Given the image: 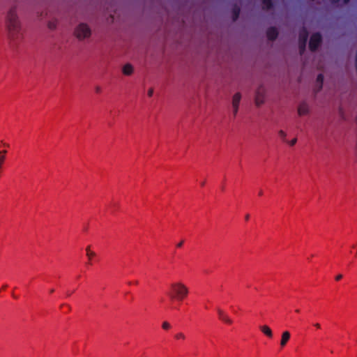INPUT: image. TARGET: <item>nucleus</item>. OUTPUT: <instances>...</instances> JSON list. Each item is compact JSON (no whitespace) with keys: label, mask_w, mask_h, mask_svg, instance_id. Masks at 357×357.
Segmentation results:
<instances>
[{"label":"nucleus","mask_w":357,"mask_h":357,"mask_svg":"<svg viewBox=\"0 0 357 357\" xmlns=\"http://www.w3.org/2000/svg\"><path fill=\"white\" fill-rule=\"evenodd\" d=\"M188 288L182 282H174L171 284V291L168 293L172 300L182 301L188 294Z\"/></svg>","instance_id":"nucleus-1"},{"label":"nucleus","mask_w":357,"mask_h":357,"mask_svg":"<svg viewBox=\"0 0 357 357\" xmlns=\"http://www.w3.org/2000/svg\"><path fill=\"white\" fill-rule=\"evenodd\" d=\"M8 29L13 34L18 33L20 31V22L18 21L17 15L14 10H10L8 15Z\"/></svg>","instance_id":"nucleus-2"},{"label":"nucleus","mask_w":357,"mask_h":357,"mask_svg":"<svg viewBox=\"0 0 357 357\" xmlns=\"http://www.w3.org/2000/svg\"><path fill=\"white\" fill-rule=\"evenodd\" d=\"M75 33L78 39L83 40L90 37L91 31L86 24L81 23L77 26Z\"/></svg>","instance_id":"nucleus-3"},{"label":"nucleus","mask_w":357,"mask_h":357,"mask_svg":"<svg viewBox=\"0 0 357 357\" xmlns=\"http://www.w3.org/2000/svg\"><path fill=\"white\" fill-rule=\"evenodd\" d=\"M308 38V32L305 27H303L300 32H299V36H298V41H299V50L301 54H303V52L305 50V45L306 43Z\"/></svg>","instance_id":"nucleus-4"},{"label":"nucleus","mask_w":357,"mask_h":357,"mask_svg":"<svg viewBox=\"0 0 357 357\" xmlns=\"http://www.w3.org/2000/svg\"><path fill=\"white\" fill-rule=\"evenodd\" d=\"M321 36L319 33H313L310 39L309 48L312 52H314L317 50L321 43Z\"/></svg>","instance_id":"nucleus-5"},{"label":"nucleus","mask_w":357,"mask_h":357,"mask_svg":"<svg viewBox=\"0 0 357 357\" xmlns=\"http://www.w3.org/2000/svg\"><path fill=\"white\" fill-rule=\"evenodd\" d=\"M266 89L264 86H259L255 92V104L257 106L261 105L265 101Z\"/></svg>","instance_id":"nucleus-6"},{"label":"nucleus","mask_w":357,"mask_h":357,"mask_svg":"<svg viewBox=\"0 0 357 357\" xmlns=\"http://www.w3.org/2000/svg\"><path fill=\"white\" fill-rule=\"evenodd\" d=\"M266 36L269 40H275L278 36V29L275 27H270L267 29Z\"/></svg>","instance_id":"nucleus-7"},{"label":"nucleus","mask_w":357,"mask_h":357,"mask_svg":"<svg viewBox=\"0 0 357 357\" xmlns=\"http://www.w3.org/2000/svg\"><path fill=\"white\" fill-rule=\"evenodd\" d=\"M217 311L219 319L220 320L228 324H232V320L228 317L227 314L225 313V312L222 310L218 308Z\"/></svg>","instance_id":"nucleus-8"},{"label":"nucleus","mask_w":357,"mask_h":357,"mask_svg":"<svg viewBox=\"0 0 357 357\" xmlns=\"http://www.w3.org/2000/svg\"><path fill=\"white\" fill-rule=\"evenodd\" d=\"M309 112L308 105L305 102H301L298 107V114L300 116L307 114Z\"/></svg>","instance_id":"nucleus-9"},{"label":"nucleus","mask_w":357,"mask_h":357,"mask_svg":"<svg viewBox=\"0 0 357 357\" xmlns=\"http://www.w3.org/2000/svg\"><path fill=\"white\" fill-rule=\"evenodd\" d=\"M291 337L290 333L289 331H284L282 334V338L280 340V346L282 347H284L287 342L289 340Z\"/></svg>","instance_id":"nucleus-10"},{"label":"nucleus","mask_w":357,"mask_h":357,"mask_svg":"<svg viewBox=\"0 0 357 357\" xmlns=\"http://www.w3.org/2000/svg\"><path fill=\"white\" fill-rule=\"evenodd\" d=\"M259 329L268 337H269V338L273 337L272 330L268 326H266V325L260 326Z\"/></svg>","instance_id":"nucleus-11"},{"label":"nucleus","mask_w":357,"mask_h":357,"mask_svg":"<svg viewBox=\"0 0 357 357\" xmlns=\"http://www.w3.org/2000/svg\"><path fill=\"white\" fill-rule=\"evenodd\" d=\"M241 95L240 93H236L232 98V107H239Z\"/></svg>","instance_id":"nucleus-12"},{"label":"nucleus","mask_w":357,"mask_h":357,"mask_svg":"<svg viewBox=\"0 0 357 357\" xmlns=\"http://www.w3.org/2000/svg\"><path fill=\"white\" fill-rule=\"evenodd\" d=\"M132 72H133V68L130 64L128 63L123 66V73L124 75H130L132 73Z\"/></svg>","instance_id":"nucleus-13"},{"label":"nucleus","mask_w":357,"mask_h":357,"mask_svg":"<svg viewBox=\"0 0 357 357\" xmlns=\"http://www.w3.org/2000/svg\"><path fill=\"white\" fill-rule=\"evenodd\" d=\"M240 8L237 6H235L233 8L232 13H233V21H236L239 17L240 15Z\"/></svg>","instance_id":"nucleus-14"},{"label":"nucleus","mask_w":357,"mask_h":357,"mask_svg":"<svg viewBox=\"0 0 357 357\" xmlns=\"http://www.w3.org/2000/svg\"><path fill=\"white\" fill-rule=\"evenodd\" d=\"M262 3L264 5L263 8L266 10L271 9L273 6L272 0H262Z\"/></svg>","instance_id":"nucleus-15"},{"label":"nucleus","mask_w":357,"mask_h":357,"mask_svg":"<svg viewBox=\"0 0 357 357\" xmlns=\"http://www.w3.org/2000/svg\"><path fill=\"white\" fill-rule=\"evenodd\" d=\"M324 82V76L322 74H319L317 77V82L320 84L319 86V90L322 88V84Z\"/></svg>","instance_id":"nucleus-16"},{"label":"nucleus","mask_w":357,"mask_h":357,"mask_svg":"<svg viewBox=\"0 0 357 357\" xmlns=\"http://www.w3.org/2000/svg\"><path fill=\"white\" fill-rule=\"evenodd\" d=\"M86 254L87 257H95L96 255V252L91 250L90 246L86 247Z\"/></svg>","instance_id":"nucleus-17"},{"label":"nucleus","mask_w":357,"mask_h":357,"mask_svg":"<svg viewBox=\"0 0 357 357\" xmlns=\"http://www.w3.org/2000/svg\"><path fill=\"white\" fill-rule=\"evenodd\" d=\"M278 134H279L280 137L282 139V140L283 142H287V140H286L287 134L285 133V132H284L283 130H280L278 132Z\"/></svg>","instance_id":"nucleus-18"},{"label":"nucleus","mask_w":357,"mask_h":357,"mask_svg":"<svg viewBox=\"0 0 357 357\" xmlns=\"http://www.w3.org/2000/svg\"><path fill=\"white\" fill-rule=\"evenodd\" d=\"M171 327H172L171 324L167 321H164L162 324V329L166 330V331L170 329Z\"/></svg>","instance_id":"nucleus-19"},{"label":"nucleus","mask_w":357,"mask_h":357,"mask_svg":"<svg viewBox=\"0 0 357 357\" xmlns=\"http://www.w3.org/2000/svg\"><path fill=\"white\" fill-rule=\"evenodd\" d=\"M175 338L177 340H184L185 336L183 333H178L175 335Z\"/></svg>","instance_id":"nucleus-20"},{"label":"nucleus","mask_w":357,"mask_h":357,"mask_svg":"<svg viewBox=\"0 0 357 357\" xmlns=\"http://www.w3.org/2000/svg\"><path fill=\"white\" fill-rule=\"evenodd\" d=\"M232 110H233L234 116L235 117L238 113V107H232Z\"/></svg>","instance_id":"nucleus-21"},{"label":"nucleus","mask_w":357,"mask_h":357,"mask_svg":"<svg viewBox=\"0 0 357 357\" xmlns=\"http://www.w3.org/2000/svg\"><path fill=\"white\" fill-rule=\"evenodd\" d=\"M117 206H118V203L115 202H112L110 204V205L109 206V207H110L111 208H115V207H117Z\"/></svg>","instance_id":"nucleus-22"},{"label":"nucleus","mask_w":357,"mask_h":357,"mask_svg":"<svg viewBox=\"0 0 357 357\" xmlns=\"http://www.w3.org/2000/svg\"><path fill=\"white\" fill-rule=\"evenodd\" d=\"M296 142H297V139L294 138L292 140H291L290 142H289L288 143L289 144L290 146H294L296 143Z\"/></svg>","instance_id":"nucleus-23"},{"label":"nucleus","mask_w":357,"mask_h":357,"mask_svg":"<svg viewBox=\"0 0 357 357\" xmlns=\"http://www.w3.org/2000/svg\"><path fill=\"white\" fill-rule=\"evenodd\" d=\"M153 94V89H149V90L148 91V96L149 97H151Z\"/></svg>","instance_id":"nucleus-24"},{"label":"nucleus","mask_w":357,"mask_h":357,"mask_svg":"<svg viewBox=\"0 0 357 357\" xmlns=\"http://www.w3.org/2000/svg\"><path fill=\"white\" fill-rule=\"evenodd\" d=\"M342 278V274H339V275H337L335 277V280H336L337 281L340 280Z\"/></svg>","instance_id":"nucleus-25"},{"label":"nucleus","mask_w":357,"mask_h":357,"mask_svg":"<svg viewBox=\"0 0 357 357\" xmlns=\"http://www.w3.org/2000/svg\"><path fill=\"white\" fill-rule=\"evenodd\" d=\"M96 93H100L102 89L100 86H97L95 89Z\"/></svg>","instance_id":"nucleus-26"},{"label":"nucleus","mask_w":357,"mask_h":357,"mask_svg":"<svg viewBox=\"0 0 357 357\" xmlns=\"http://www.w3.org/2000/svg\"><path fill=\"white\" fill-rule=\"evenodd\" d=\"M183 244V241H181V242H179V243L177 244V245H176V246H177L178 248H181V247H182Z\"/></svg>","instance_id":"nucleus-27"},{"label":"nucleus","mask_w":357,"mask_h":357,"mask_svg":"<svg viewBox=\"0 0 357 357\" xmlns=\"http://www.w3.org/2000/svg\"><path fill=\"white\" fill-rule=\"evenodd\" d=\"M314 326L317 328H321V325L319 324V323H315L314 324Z\"/></svg>","instance_id":"nucleus-28"},{"label":"nucleus","mask_w":357,"mask_h":357,"mask_svg":"<svg viewBox=\"0 0 357 357\" xmlns=\"http://www.w3.org/2000/svg\"><path fill=\"white\" fill-rule=\"evenodd\" d=\"M4 158H5V155L3 154V151L1 150V162H3Z\"/></svg>","instance_id":"nucleus-29"},{"label":"nucleus","mask_w":357,"mask_h":357,"mask_svg":"<svg viewBox=\"0 0 357 357\" xmlns=\"http://www.w3.org/2000/svg\"><path fill=\"white\" fill-rule=\"evenodd\" d=\"M249 218H250V215L249 214H246L245 216V220L246 221H248L249 220Z\"/></svg>","instance_id":"nucleus-30"},{"label":"nucleus","mask_w":357,"mask_h":357,"mask_svg":"<svg viewBox=\"0 0 357 357\" xmlns=\"http://www.w3.org/2000/svg\"><path fill=\"white\" fill-rule=\"evenodd\" d=\"M49 27H50V29H54V28L55 27V26H54L53 24L50 23V24H49Z\"/></svg>","instance_id":"nucleus-31"},{"label":"nucleus","mask_w":357,"mask_h":357,"mask_svg":"<svg viewBox=\"0 0 357 357\" xmlns=\"http://www.w3.org/2000/svg\"><path fill=\"white\" fill-rule=\"evenodd\" d=\"M88 257V259H89V263H88V264H91V260L92 259V258H93V257Z\"/></svg>","instance_id":"nucleus-32"},{"label":"nucleus","mask_w":357,"mask_h":357,"mask_svg":"<svg viewBox=\"0 0 357 357\" xmlns=\"http://www.w3.org/2000/svg\"><path fill=\"white\" fill-rule=\"evenodd\" d=\"M340 0H331L332 3H337Z\"/></svg>","instance_id":"nucleus-33"},{"label":"nucleus","mask_w":357,"mask_h":357,"mask_svg":"<svg viewBox=\"0 0 357 357\" xmlns=\"http://www.w3.org/2000/svg\"><path fill=\"white\" fill-rule=\"evenodd\" d=\"M7 146V147H8V146H8V144H2V143H1V146Z\"/></svg>","instance_id":"nucleus-34"},{"label":"nucleus","mask_w":357,"mask_h":357,"mask_svg":"<svg viewBox=\"0 0 357 357\" xmlns=\"http://www.w3.org/2000/svg\"><path fill=\"white\" fill-rule=\"evenodd\" d=\"M3 151V155H6V153H7V151L6 150H2Z\"/></svg>","instance_id":"nucleus-35"},{"label":"nucleus","mask_w":357,"mask_h":357,"mask_svg":"<svg viewBox=\"0 0 357 357\" xmlns=\"http://www.w3.org/2000/svg\"><path fill=\"white\" fill-rule=\"evenodd\" d=\"M54 291V289H50V293H53Z\"/></svg>","instance_id":"nucleus-36"},{"label":"nucleus","mask_w":357,"mask_h":357,"mask_svg":"<svg viewBox=\"0 0 357 357\" xmlns=\"http://www.w3.org/2000/svg\"><path fill=\"white\" fill-rule=\"evenodd\" d=\"M350 0H344L345 3H347Z\"/></svg>","instance_id":"nucleus-37"},{"label":"nucleus","mask_w":357,"mask_h":357,"mask_svg":"<svg viewBox=\"0 0 357 357\" xmlns=\"http://www.w3.org/2000/svg\"><path fill=\"white\" fill-rule=\"evenodd\" d=\"M299 312H300V310L298 309L296 310V312L298 313Z\"/></svg>","instance_id":"nucleus-38"},{"label":"nucleus","mask_w":357,"mask_h":357,"mask_svg":"<svg viewBox=\"0 0 357 357\" xmlns=\"http://www.w3.org/2000/svg\"><path fill=\"white\" fill-rule=\"evenodd\" d=\"M70 294H71L70 292L67 293V296H70Z\"/></svg>","instance_id":"nucleus-39"}]
</instances>
